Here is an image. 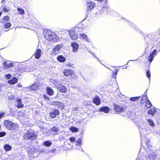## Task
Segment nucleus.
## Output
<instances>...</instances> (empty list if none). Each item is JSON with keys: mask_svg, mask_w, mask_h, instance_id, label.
<instances>
[{"mask_svg": "<svg viewBox=\"0 0 160 160\" xmlns=\"http://www.w3.org/2000/svg\"><path fill=\"white\" fill-rule=\"evenodd\" d=\"M17 10L19 12L18 13L22 15L24 13V11L22 8H17Z\"/></svg>", "mask_w": 160, "mask_h": 160, "instance_id": "obj_34", "label": "nucleus"}, {"mask_svg": "<svg viewBox=\"0 0 160 160\" xmlns=\"http://www.w3.org/2000/svg\"><path fill=\"white\" fill-rule=\"evenodd\" d=\"M80 38L82 39H84L85 41H86V42H91V40L89 39V38L87 36L84 34V33H82V34H80Z\"/></svg>", "mask_w": 160, "mask_h": 160, "instance_id": "obj_14", "label": "nucleus"}, {"mask_svg": "<svg viewBox=\"0 0 160 160\" xmlns=\"http://www.w3.org/2000/svg\"><path fill=\"white\" fill-rule=\"evenodd\" d=\"M36 137L34 131L31 129L28 131L24 135V138L26 139L33 140Z\"/></svg>", "mask_w": 160, "mask_h": 160, "instance_id": "obj_3", "label": "nucleus"}, {"mask_svg": "<svg viewBox=\"0 0 160 160\" xmlns=\"http://www.w3.org/2000/svg\"><path fill=\"white\" fill-rule=\"evenodd\" d=\"M47 91L48 94L49 95L51 96L53 94L54 92L52 89L50 88H47Z\"/></svg>", "mask_w": 160, "mask_h": 160, "instance_id": "obj_25", "label": "nucleus"}, {"mask_svg": "<svg viewBox=\"0 0 160 160\" xmlns=\"http://www.w3.org/2000/svg\"><path fill=\"white\" fill-rule=\"evenodd\" d=\"M126 21H127L128 22V23H129V22L130 21H128V20H126Z\"/></svg>", "mask_w": 160, "mask_h": 160, "instance_id": "obj_56", "label": "nucleus"}, {"mask_svg": "<svg viewBox=\"0 0 160 160\" xmlns=\"http://www.w3.org/2000/svg\"><path fill=\"white\" fill-rule=\"evenodd\" d=\"M114 109L116 111L118 112H123L126 111L125 107H122L118 105H115Z\"/></svg>", "mask_w": 160, "mask_h": 160, "instance_id": "obj_9", "label": "nucleus"}, {"mask_svg": "<svg viewBox=\"0 0 160 160\" xmlns=\"http://www.w3.org/2000/svg\"><path fill=\"white\" fill-rule=\"evenodd\" d=\"M73 64H72V63H68L66 65L67 66H70V67H71L72 66V65H73Z\"/></svg>", "mask_w": 160, "mask_h": 160, "instance_id": "obj_49", "label": "nucleus"}, {"mask_svg": "<svg viewBox=\"0 0 160 160\" xmlns=\"http://www.w3.org/2000/svg\"><path fill=\"white\" fill-rule=\"evenodd\" d=\"M81 142H82V139L80 138H79L77 142H76V145L77 146H78V149H80L81 148Z\"/></svg>", "mask_w": 160, "mask_h": 160, "instance_id": "obj_27", "label": "nucleus"}, {"mask_svg": "<svg viewBox=\"0 0 160 160\" xmlns=\"http://www.w3.org/2000/svg\"><path fill=\"white\" fill-rule=\"evenodd\" d=\"M4 124L7 129L11 131L17 129L18 127V125L17 123H13L8 120L4 121Z\"/></svg>", "mask_w": 160, "mask_h": 160, "instance_id": "obj_2", "label": "nucleus"}, {"mask_svg": "<svg viewBox=\"0 0 160 160\" xmlns=\"http://www.w3.org/2000/svg\"><path fill=\"white\" fill-rule=\"evenodd\" d=\"M86 6H87L88 10L89 11L94 8L95 7V4L93 2L90 1L87 2L86 3Z\"/></svg>", "mask_w": 160, "mask_h": 160, "instance_id": "obj_10", "label": "nucleus"}, {"mask_svg": "<svg viewBox=\"0 0 160 160\" xmlns=\"http://www.w3.org/2000/svg\"><path fill=\"white\" fill-rule=\"evenodd\" d=\"M145 102V106H146V107H147L148 108H149L151 107L152 104L150 102L149 100L148 99Z\"/></svg>", "mask_w": 160, "mask_h": 160, "instance_id": "obj_33", "label": "nucleus"}, {"mask_svg": "<svg viewBox=\"0 0 160 160\" xmlns=\"http://www.w3.org/2000/svg\"><path fill=\"white\" fill-rule=\"evenodd\" d=\"M16 102L18 103L17 107L18 108H22L23 107V105L22 103V102L21 99L17 98L16 99Z\"/></svg>", "mask_w": 160, "mask_h": 160, "instance_id": "obj_19", "label": "nucleus"}, {"mask_svg": "<svg viewBox=\"0 0 160 160\" xmlns=\"http://www.w3.org/2000/svg\"><path fill=\"white\" fill-rule=\"evenodd\" d=\"M159 51H160V49L159 50H158V52Z\"/></svg>", "mask_w": 160, "mask_h": 160, "instance_id": "obj_63", "label": "nucleus"}, {"mask_svg": "<svg viewBox=\"0 0 160 160\" xmlns=\"http://www.w3.org/2000/svg\"><path fill=\"white\" fill-rule=\"evenodd\" d=\"M78 30V28H76L75 29L68 31L69 36L72 40H76L78 38V35L77 32Z\"/></svg>", "mask_w": 160, "mask_h": 160, "instance_id": "obj_5", "label": "nucleus"}, {"mask_svg": "<svg viewBox=\"0 0 160 160\" xmlns=\"http://www.w3.org/2000/svg\"><path fill=\"white\" fill-rule=\"evenodd\" d=\"M69 140L71 142H74L76 140V138L74 137H71L69 138Z\"/></svg>", "mask_w": 160, "mask_h": 160, "instance_id": "obj_43", "label": "nucleus"}, {"mask_svg": "<svg viewBox=\"0 0 160 160\" xmlns=\"http://www.w3.org/2000/svg\"><path fill=\"white\" fill-rule=\"evenodd\" d=\"M105 67L107 68H108V69H110V70H111L109 68H108V67H107L106 66H105Z\"/></svg>", "mask_w": 160, "mask_h": 160, "instance_id": "obj_58", "label": "nucleus"}, {"mask_svg": "<svg viewBox=\"0 0 160 160\" xmlns=\"http://www.w3.org/2000/svg\"><path fill=\"white\" fill-rule=\"evenodd\" d=\"M156 155L154 154H151L149 156V158L150 159H155L156 158Z\"/></svg>", "mask_w": 160, "mask_h": 160, "instance_id": "obj_42", "label": "nucleus"}, {"mask_svg": "<svg viewBox=\"0 0 160 160\" xmlns=\"http://www.w3.org/2000/svg\"><path fill=\"white\" fill-rule=\"evenodd\" d=\"M5 77H6V78L8 79H9L11 78L12 76L11 74H6L5 75Z\"/></svg>", "mask_w": 160, "mask_h": 160, "instance_id": "obj_45", "label": "nucleus"}, {"mask_svg": "<svg viewBox=\"0 0 160 160\" xmlns=\"http://www.w3.org/2000/svg\"><path fill=\"white\" fill-rule=\"evenodd\" d=\"M52 104L57 106L59 109H63L64 105L62 102H52Z\"/></svg>", "mask_w": 160, "mask_h": 160, "instance_id": "obj_7", "label": "nucleus"}, {"mask_svg": "<svg viewBox=\"0 0 160 160\" xmlns=\"http://www.w3.org/2000/svg\"><path fill=\"white\" fill-rule=\"evenodd\" d=\"M72 70L70 69H66L64 71V74L66 76H70Z\"/></svg>", "mask_w": 160, "mask_h": 160, "instance_id": "obj_26", "label": "nucleus"}, {"mask_svg": "<svg viewBox=\"0 0 160 160\" xmlns=\"http://www.w3.org/2000/svg\"><path fill=\"white\" fill-rule=\"evenodd\" d=\"M98 9L99 10L98 13L102 14L103 12H105L107 10V8L106 6H104L102 7L99 6L98 8Z\"/></svg>", "mask_w": 160, "mask_h": 160, "instance_id": "obj_18", "label": "nucleus"}, {"mask_svg": "<svg viewBox=\"0 0 160 160\" xmlns=\"http://www.w3.org/2000/svg\"><path fill=\"white\" fill-rule=\"evenodd\" d=\"M41 50L40 49H37L35 53V57L36 59H39L41 56Z\"/></svg>", "mask_w": 160, "mask_h": 160, "instance_id": "obj_17", "label": "nucleus"}, {"mask_svg": "<svg viewBox=\"0 0 160 160\" xmlns=\"http://www.w3.org/2000/svg\"><path fill=\"white\" fill-rule=\"evenodd\" d=\"M4 148L6 151H8L11 149L12 147L8 144H6L4 146Z\"/></svg>", "mask_w": 160, "mask_h": 160, "instance_id": "obj_29", "label": "nucleus"}, {"mask_svg": "<svg viewBox=\"0 0 160 160\" xmlns=\"http://www.w3.org/2000/svg\"><path fill=\"white\" fill-rule=\"evenodd\" d=\"M18 115L20 117H25V113L21 111H19L18 112Z\"/></svg>", "mask_w": 160, "mask_h": 160, "instance_id": "obj_38", "label": "nucleus"}, {"mask_svg": "<svg viewBox=\"0 0 160 160\" xmlns=\"http://www.w3.org/2000/svg\"><path fill=\"white\" fill-rule=\"evenodd\" d=\"M110 108L107 106H104L99 109V110L101 112H104L105 113H108L110 111Z\"/></svg>", "mask_w": 160, "mask_h": 160, "instance_id": "obj_15", "label": "nucleus"}, {"mask_svg": "<svg viewBox=\"0 0 160 160\" xmlns=\"http://www.w3.org/2000/svg\"><path fill=\"white\" fill-rule=\"evenodd\" d=\"M62 44H58L52 50V53L53 54L56 55L60 51V50L62 48Z\"/></svg>", "mask_w": 160, "mask_h": 160, "instance_id": "obj_6", "label": "nucleus"}, {"mask_svg": "<svg viewBox=\"0 0 160 160\" xmlns=\"http://www.w3.org/2000/svg\"><path fill=\"white\" fill-rule=\"evenodd\" d=\"M17 87H22V85L20 83H18L17 85Z\"/></svg>", "mask_w": 160, "mask_h": 160, "instance_id": "obj_51", "label": "nucleus"}, {"mask_svg": "<svg viewBox=\"0 0 160 160\" xmlns=\"http://www.w3.org/2000/svg\"><path fill=\"white\" fill-rule=\"evenodd\" d=\"M127 66H126V67H125V68H127Z\"/></svg>", "mask_w": 160, "mask_h": 160, "instance_id": "obj_60", "label": "nucleus"}, {"mask_svg": "<svg viewBox=\"0 0 160 160\" xmlns=\"http://www.w3.org/2000/svg\"><path fill=\"white\" fill-rule=\"evenodd\" d=\"M11 26V24L10 23H7L4 24V27L6 28H9Z\"/></svg>", "mask_w": 160, "mask_h": 160, "instance_id": "obj_40", "label": "nucleus"}, {"mask_svg": "<svg viewBox=\"0 0 160 160\" xmlns=\"http://www.w3.org/2000/svg\"><path fill=\"white\" fill-rule=\"evenodd\" d=\"M70 76L74 79H76L77 77V75L76 74L75 72L72 70Z\"/></svg>", "mask_w": 160, "mask_h": 160, "instance_id": "obj_35", "label": "nucleus"}, {"mask_svg": "<svg viewBox=\"0 0 160 160\" xmlns=\"http://www.w3.org/2000/svg\"><path fill=\"white\" fill-rule=\"evenodd\" d=\"M139 98L138 97H132L130 98V100L132 101H136Z\"/></svg>", "mask_w": 160, "mask_h": 160, "instance_id": "obj_39", "label": "nucleus"}, {"mask_svg": "<svg viewBox=\"0 0 160 160\" xmlns=\"http://www.w3.org/2000/svg\"><path fill=\"white\" fill-rule=\"evenodd\" d=\"M5 113L3 111H0V119L3 117Z\"/></svg>", "mask_w": 160, "mask_h": 160, "instance_id": "obj_44", "label": "nucleus"}, {"mask_svg": "<svg viewBox=\"0 0 160 160\" xmlns=\"http://www.w3.org/2000/svg\"><path fill=\"white\" fill-rule=\"evenodd\" d=\"M43 34L46 40L52 42H57L59 39V37L55 33L49 30H44Z\"/></svg>", "mask_w": 160, "mask_h": 160, "instance_id": "obj_1", "label": "nucleus"}, {"mask_svg": "<svg viewBox=\"0 0 160 160\" xmlns=\"http://www.w3.org/2000/svg\"><path fill=\"white\" fill-rule=\"evenodd\" d=\"M70 130L73 132H77L78 131V128L73 126L70 127Z\"/></svg>", "mask_w": 160, "mask_h": 160, "instance_id": "obj_32", "label": "nucleus"}, {"mask_svg": "<svg viewBox=\"0 0 160 160\" xmlns=\"http://www.w3.org/2000/svg\"><path fill=\"white\" fill-rule=\"evenodd\" d=\"M154 44L155 45H158L159 44L158 43V42L157 41H155L154 42Z\"/></svg>", "mask_w": 160, "mask_h": 160, "instance_id": "obj_52", "label": "nucleus"}, {"mask_svg": "<svg viewBox=\"0 0 160 160\" xmlns=\"http://www.w3.org/2000/svg\"><path fill=\"white\" fill-rule=\"evenodd\" d=\"M9 18L8 16H5L3 18L0 19V22L2 23H3L8 22L9 20Z\"/></svg>", "mask_w": 160, "mask_h": 160, "instance_id": "obj_22", "label": "nucleus"}, {"mask_svg": "<svg viewBox=\"0 0 160 160\" xmlns=\"http://www.w3.org/2000/svg\"><path fill=\"white\" fill-rule=\"evenodd\" d=\"M141 142H142V139H141Z\"/></svg>", "mask_w": 160, "mask_h": 160, "instance_id": "obj_62", "label": "nucleus"}, {"mask_svg": "<svg viewBox=\"0 0 160 160\" xmlns=\"http://www.w3.org/2000/svg\"><path fill=\"white\" fill-rule=\"evenodd\" d=\"M38 85L37 83H34L32 84L30 87V89L31 90H36L38 88Z\"/></svg>", "mask_w": 160, "mask_h": 160, "instance_id": "obj_28", "label": "nucleus"}, {"mask_svg": "<svg viewBox=\"0 0 160 160\" xmlns=\"http://www.w3.org/2000/svg\"><path fill=\"white\" fill-rule=\"evenodd\" d=\"M71 46L72 48V51L74 52H76L78 51L79 45L77 43L75 42L72 43Z\"/></svg>", "mask_w": 160, "mask_h": 160, "instance_id": "obj_11", "label": "nucleus"}, {"mask_svg": "<svg viewBox=\"0 0 160 160\" xmlns=\"http://www.w3.org/2000/svg\"><path fill=\"white\" fill-rule=\"evenodd\" d=\"M57 59L58 60L61 62H64L66 61L65 58L62 55L58 56Z\"/></svg>", "mask_w": 160, "mask_h": 160, "instance_id": "obj_23", "label": "nucleus"}, {"mask_svg": "<svg viewBox=\"0 0 160 160\" xmlns=\"http://www.w3.org/2000/svg\"><path fill=\"white\" fill-rule=\"evenodd\" d=\"M157 112V109L155 108H152L148 111V113L152 116H153Z\"/></svg>", "mask_w": 160, "mask_h": 160, "instance_id": "obj_16", "label": "nucleus"}, {"mask_svg": "<svg viewBox=\"0 0 160 160\" xmlns=\"http://www.w3.org/2000/svg\"><path fill=\"white\" fill-rule=\"evenodd\" d=\"M97 0L100 1V2H102L103 1V0Z\"/></svg>", "mask_w": 160, "mask_h": 160, "instance_id": "obj_55", "label": "nucleus"}, {"mask_svg": "<svg viewBox=\"0 0 160 160\" xmlns=\"http://www.w3.org/2000/svg\"><path fill=\"white\" fill-rule=\"evenodd\" d=\"M146 141V144L147 145V147H150V145L149 144V143L150 142V140L149 139H147Z\"/></svg>", "mask_w": 160, "mask_h": 160, "instance_id": "obj_48", "label": "nucleus"}, {"mask_svg": "<svg viewBox=\"0 0 160 160\" xmlns=\"http://www.w3.org/2000/svg\"><path fill=\"white\" fill-rule=\"evenodd\" d=\"M13 98V96H12L11 97H9V99H12Z\"/></svg>", "mask_w": 160, "mask_h": 160, "instance_id": "obj_53", "label": "nucleus"}, {"mask_svg": "<svg viewBox=\"0 0 160 160\" xmlns=\"http://www.w3.org/2000/svg\"><path fill=\"white\" fill-rule=\"evenodd\" d=\"M3 65L4 69H6L13 67L14 64L12 62L9 63L7 62H4L3 63Z\"/></svg>", "mask_w": 160, "mask_h": 160, "instance_id": "obj_12", "label": "nucleus"}, {"mask_svg": "<svg viewBox=\"0 0 160 160\" xmlns=\"http://www.w3.org/2000/svg\"><path fill=\"white\" fill-rule=\"evenodd\" d=\"M93 102L96 105H98L101 103L100 99L98 96H96L94 98Z\"/></svg>", "mask_w": 160, "mask_h": 160, "instance_id": "obj_20", "label": "nucleus"}, {"mask_svg": "<svg viewBox=\"0 0 160 160\" xmlns=\"http://www.w3.org/2000/svg\"><path fill=\"white\" fill-rule=\"evenodd\" d=\"M6 134V133L4 132H0V137H3L5 136Z\"/></svg>", "mask_w": 160, "mask_h": 160, "instance_id": "obj_46", "label": "nucleus"}, {"mask_svg": "<svg viewBox=\"0 0 160 160\" xmlns=\"http://www.w3.org/2000/svg\"><path fill=\"white\" fill-rule=\"evenodd\" d=\"M59 114V110L57 109H55L50 113V116L51 118H54L56 115H58Z\"/></svg>", "mask_w": 160, "mask_h": 160, "instance_id": "obj_13", "label": "nucleus"}, {"mask_svg": "<svg viewBox=\"0 0 160 160\" xmlns=\"http://www.w3.org/2000/svg\"><path fill=\"white\" fill-rule=\"evenodd\" d=\"M146 74L147 77L149 78V80H150L151 77V73L149 70H148L147 71Z\"/></svg>", "mask_w": 160, "mask_h": 160, "instance_id": "obj_41", "label": "nucleus"}, {"mask_svg": "<svg viewBox=\"0 0 160 160\" xmlns=\"http://www.w3.org/2000/svg\"><path fill=\"white\" fill-rule=\"evenodd\" d=\"M54 83L59 91L62 93H65L67 92V89L66 87L64 85H62L60 82L55 81Z\"/></svg>", "mask_w": 160, "mask_h": 160, "instance_id": "obj_4", "label": "nucleus"}, {"mask_svg": "<svg viewBox=\"0 0 160 160\" xmlns=\"http://www.w3.org/2000/svg\"><path fill=\"white\" fill-rule=\"evenodd\" d=\"M128 62H129V61H128V62H127V64L128 63Z\"/></svg>", "mask_w": 160, "mask_h": 160, "instance_id": "obj_61", "label": "nucleus"}, {"mask_svg": "<svg viewBox=\"0 0 160 160\" xmlns=\"http://www.w3.org/2000/svg\"><path fill=\"white\" fill-rule=\"evenodd\" d=\"M3 11L4 12H7L8 10L7 9L6 7H4L3 9Z\"/></svg>", "mask_w": 160, "mask_h": 160, "instance_id": "obj_50", "label": "nucleus"}, {"mask_svg": "<svg viewBox=\"0 0 160 160\" xmlns=\"http://www.w3.org/2000/svg\"><path fill=\"white\" fill-rule=\"evenodd\" d=\"M148 37L149 38H152L154 39L156 37V34L154 33H152L149 34L148 35Z\"/></svg>", "mask_w": 160, "mask_h": 160, "instance_id": "obj_36", "label": "nucleus"}, {"mask_svg": "<svg viewBox=\"0 0 160 160\" xmlns=\"http://www.w3.org/2000/svg\"><path fill=\"white\" fill-rule=\"evenodd\" d=\"M44 97L45 98H47V97H46V95H44Z\"/></svg>", "mask_w": 160, "mask_h": 160, "instance_id": "obj_59", "label": "nucleus"}, {"mask_svg": "<svg viewBox=\"0 0 160 160\" xmlns=\"http://www.w3.org/2000/svg\"><path fill=\"white\" fill-rule=\"evenodd\" d=\"M147 121L148 123L150 126L152 128L155 127V124L152 120L151 119H147Z\"/></svg>", "mask_w": 160, "mask_h": 160, "instance_id": "obj_24", "label": "nucleus"}, {"mask_svg": "<svg viewBox=\"0 0 160 160\" xmlns=\"http://www.w3.org/2000/svg\"><path fill=\"white\" fill-rule=\"evenodd\" d=\"M2 14V12H0V17L1 15Z\"/></svg>", "mask_w": 160, "mask_h": 160, "instance_id": "obj_57", "label": "nucleus"}, {"mask_svg": "<svg viewBox=\"0 0 160 160\" xmlns=\"http://www.w3.org/2000/svg\"><path fill=\"white\" fill-rule=\"evenodd\" d=\"M43 144L45 146L49 147L52 144V143L49 141H46L43 142Z\"/></svg>", "mask_w": 160, "mask_h": 160, "instance_id": "obj_31", "label": "nucleus"}, {"mask_svg": "<svg viewBox=\"0 0 160 160\" xmlns=\"http://www.w3.org/2000/svg\"><path fill=\"white\" fill-rule=\"evenodd\" d=\"M148 99L147 96L144 95L142 97V100L141 101V103H143V101H147Z\"/></svg>", "mask_w": 160, "mask_h": 160, "instance_id": "obj_37", "label": "nucleus"}, {"mask_svg": "<svg viewBox=\"0 0 160 160\" xmlns=\"http://www.w3.org/2000/svg\"><path fill=\"white\" fill-rule=\"evenodd\" d=\"M18 82V79L16 78H13L12 79L8 80V82L11 84H14Z\"/></svg>", "mask_w": 160, "mask_h": 160, "instance_id": "obj_21", "label": "nucleus"}, {"mask_svg": "<svg viewBox=\"0 0 160 160\" xmlns=\"http://www.w3.org/2000/svg\"><path fill=\"white\" fill-rule=\"evenodd\" d=\"M157 53V50L156 49H154L152 51L148 58L149 62H152L153 59V57L156 55Z\"/></svg>", "mask_w": 160, "mask_h": 160, "instance_id": "obj_8", "label": "nucleus"}, {"mask_svg": "<svg viewBox=\"0 0 160 160\" xmlns=\"http://www.w3.org/2000/svg\"><path fill=\"white\" fill-rule=\"evenodd\" d=\"M115 70H116V71L114 72H117V73H118V71L119 70L118 69H116Z\"/></svg>", "mask_w": 160, "mask_h": 160, "instance_id": "obj_54", "label": "nucleus"}, {"mask_svg": "<svg viewBox=\"0 0 160 160\" xmlns=\"http://www.w3.org/2000/svg\"><path fill=\"white\" fill-rule=\"evenodd\" d=\"M117 72H113V74L112 75V77L113 78L116 79Z\"/></svg>", "mask_w": 160, "mask_h": 160, "instance_id": "obj_47", "label": "nucleus"}, {"mask_svg": "<svg viewBox=\"0 0 160 160\" xmlns=\"http://www.w3.org/2000/svg\"><path fill=\"white\" fill-rule=\"evenodd\" d=\"M51 130L52 132L55 133L54 134H56L59 131V128L56 127H54L52 128Z\"/></svg>", "mask_w": 160, "mask_h": 160, "instance_id": "obj_30", "label": "nucleus"}]
</instances>
